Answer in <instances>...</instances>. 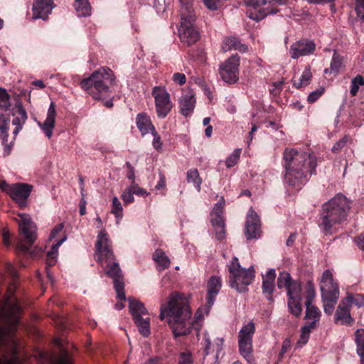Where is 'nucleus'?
I'll use <instances>...</instances> for the list:
<instances>
[{"label":"nucleus","mask_w":364,"mask_h":364,"mask_svg":"<svg viewBox=\"0 0 364 364\" xmlns=\"http://www.w3.org/2000/svg\"><path fill=\"white\" fill-rule=\"evenodd\" d=\"M285 168L284 181L290 186L299 188L308 180L316 169V156L294 149L286 148L283 153Z\"/></svg>","instance_id":"obj_1"},{"label":"nucleus","mask_w":364,"mask_h":364,"mask_svg":"<svg viewBox=\"0 0 364 364\" xmlns=\"http://www.w3.org/2000/svg\"><path fill=\"white\" fill-rule=\"evenodd\" d=\"M20 312L17 303L6 304L0 310V364H20L18 344L7 338V330L12 331L18 323Z\"/></svg>","instance_id":"obj_2"},{"label":"nucleus","mask_w":364,"mask_h":364,"mask_svg":"<svg viewBox=\"0 0 364 364\" xmlns=\"http://www.w3.org/2000/svg\"><path fill=\"white\" fill-rule=\"evenodd\" d=\"M169 317L168 323L175 337L185 336L191 332V311L188 299L183 294L173 292L168 298V306H161L159 318Z\"/></svg>","instance_id":"obj_3"},{"label":"nucleus","mask_w":364,"mask_h":364,"mask_svg":"<svg viewBox=\"0 0 364 364\" xmlns=\"http://www.w3.org/2000/svg\"><path fill=\"white\" fill-rule=\"evenodd\" d=\"M95 257L102 267L106 264L105 274L113 279L114 287L117 297L125 300L124 277L119 263L114 262L115 256L110 245V240L105 230H102L97 235L95 244Z\"/></svg>","instance_id":"obj_4"},{"label":"nucleus","mask_w":364,"mask_h":364,"mask_svg":"<svg viewBox=\"0 0 364 364\" xmlns=\"http://www.w3.org/2000/svg\"><path fill=\"white\" fill-rule=\"evenodd\" d=\"M350 208V201L343 194L338 193L323 204L320 210L318 226L325 234L331 232L333 227L347 219Z\"/></svg>","instance_id":"obj_5"},{"label":"nucleus","mask_w":364,"mask_h":364,"mask_svg":"<svg viewBox=\"0 0 364 364\" xmlns=\"http://www.w3.org/2000/svg\"><path fill=\"white\" fill-rule=\"evenodd\" d=\"M115 82L112 70L107 67H101L89 77L81 80L80 86L94 99L102 100L109 93V87Z\"/></svg>","instance_id":"obj_6"},{"label":"nucleus","mask_w":364,"mask_h":364,"mask_svg":"<svg viewBox=\"0 0 364 364\" xmlns=\"http://www.w3.org/2000/svg\"><path fill=\"white\" fill-rule=\"evenodd\" d=\"M229 283L231 288L239 293L248 291L247 287L255 278V269L252 266L248 269L241 267L238 258L234 257L229 265Z\"/></svg>","instance_id":"obj_7"},{"label":"nucleus","mask_w":364,"mask_h":364,"mask_svg":"<svg viewBox=\"0 0 364 364\" xmlns=\"http://www.w3.org/2000/svg\"><path fill=\"white\" fill-rule=\"evenodd\" d=\"M20 233L25 237V241L17 244V250L23 253H28L36 240V225L28 215H21L18 223Z\"/></svg>","instance_id":"obj_8"},{"label":"nucleus","mask_w":364,"mask_h":364,"mask_svg":"<svg viewBox=\"0 0 364 364\" xmlns=\"http://www.w3.org/2000/svg\"><path fill=\"white\" fill-rule=\"evenodd\" d=\"M255 331L252 321L244 325L238 334V346L241 355L250 363H254L252 352V336Z\"/></svg>","instance_id":"obj_9"},{"label":"nucleus","mask_w":364,"mask_h":364,"mask_svg":"<svg viewBox=\"0 0 364 364\" xmlns=\"http://www.w3.org/2000/svg\"><path fill=\"white\" fill-rule=\"evenodd\" d=\"M151 95L154 98L157 117L161 119L165 118L173 107L170 95L164 87L160 86H155Z\"/></svg>","instance_id":"obj_10"},{"label":"nucleus","mask_w":364,"mask_h":364,"mask_svg":"<svg viewBox=\"0 0 364 364\" xmlns=\"http://www.w3.org/2000/svg\"><path fill=\"white\" fill-rule=\"evenodd\" d=\"M240 58L233 55L227 59L220 68L221 78L228 83H234L238 80V67Z\"/></svg>","instance_id":"obj_11"},{"label":"nucleus","mask_w":364,"mask_h":364,"mask_svg":"<svg viewBox=\"0 0 364 364\" xmlns=\"http://www.w3.org/2000/svg\"><path fill=\"white\" fill-rule=\"evenodd\" d=\"M320 289L322 299H333L339 297V289L334 282L333 274L327 269L323 272L320 282Z\"/></svg>","instance_id":"obj_12"},{"label":"nucleus","mask_w":364,"mask_h":364,"mask_svg":"<svg viewBox=\"0 0 364 364\" xmlns=\"http://www.w3.org/2000/svg\"><path fill=\"white\" fill-rule=\"evenodd\" d=\"M195 22L181 21L178 28L181 41L188 46H192L198 42L200 38L198 30L194 26Z\"/></svg>","instance_id":"obj_13"},{"label":"nucleus","mask_w":364,"mask_h":364,"mask_svg":"<svg viewBox=\"0 0 364 364\" xmlns=\"http://www.w3.org/2000/svg\"><path fill=\"white\" fill-rule=\"evenodd\" d=\"M245 232L247 240L257 239L261 235L260 220L259 216L252 208L250 209L247 217Z\"/></svg>","instance_id":"obj_14"},{"label":"nucleus","mask_w":364,"mask_h":364,"mask_svg":"<svg viewBox=\"0 0 364 364\" xmlns=\"http://www.w3.org/2000/svg\"><path fill=\"white\" fill-rule=\"evenodd\" d=\"M316 49L315 43L308 39H302L294 43L289 48L290 56L297 59L301 56L312 54Z\"/></svg>","instance_id":"obj_15"},{"label":"nucleus","mask_w":364,"mask_h":364,"mask_svg":"<svg viewBox=\"0 0 364 364\" xmlns=\"http://www.w3.org/2000/svg\"><path fill=\"white\" fill-rule=\"evenodd\" d=\"M33 190V186L24 183H16L13 184L10 197L16 201L21 207H25L26 200Z\"/></svg>","instance_id":"obj_16"},{"label":"nucleus","mask_w":364,"mask_h":364,"mask_svg":"<svg viewBox=\"0 0 364 364\" xmlns=\"http://www.w3.org/2000/svg\"><path fill=\"white\" fill-rule=\"evenodd\" d=\"M222 287L221 278L217 276H212L207 283L206 305L207 313L214 304L217 295Z\"/></svg>","instance_id":"obj_17"},{"label":"nucleus","mask_w":364,"mask_h":364,"mask_svg":"<svg viewBox=\"0 0 364 364\" xmlns=\"http://www.w3.org/2000/svg\"><path fill=\"white\" fill-rule=\"evenodd\" d=\"M54 7L53 0H35L33 4V18L46 20Z\"/></svg>","instance_id":"obj_18"},{"label":"nucleus","mask_w":364,"mask_h":364,"mask_svg":"<svg viewBox=\"0 0 364 364\" xmlns=\"http://www.w3.org/2000/svg\"><path fill=\"white\" fill-rule=\"evenodd\" d=\"M55 105L53 102H51L47 112V117L46 120L43 123H38V126L42 129L48 139L52 136L53 130L55 127Z\"/></svg>","instance_id":"obj_19"},{"label":"nucleus","mask_w":364,"mask_h":364,"mask_svg":"<svg viewBox=\"0 0 364 364\" xmlns=\"http://www.w3.org/2000/svg\"><path fill=\"white\" fill-rule=\"evenodd\" d=\"M179 104L181 114L185 117L190 115L196 105V98L193 92L188 91L183 94L179 100Z\"/></svg>","instance_id":"obj_20"},{"label":"nucleus","mask_w":364,"mask_h":364,"mask_svg":"<svg viewBox=\"0 0 364 364\" xmlns=\"http://www.w3.org/2000/svg\"><path fill=\"white\" fill-rule=\"evenodd\" d=\"M8 122L5 117V116L2 114H0V139H1L2 145L4 146V156H7L10 154L11 151V149L13 146V141H11L10 144H7L8 139Z\"/></svg>","instance_id":"obj_21"},{"label":"nucleus","mask_w":364,"mask_h":364,"mask_svg":"<svg viewBox=\"0 0 364 364\" xmlns=\"http://www.w3.org/2000/svg\"><path fill=\"white\" fill-rule=\"evenodd\" d=\"M136 124L142 136L151 133L155 129L150 117L144 112L139 113L136 115Z\"/></svg>","instance_id":"obj_22"},{"label":"nucleus","mask_w":364,"mask_h":364,"mask_svg":"<svg viewBox=\"0 0 364 364\" xmlns=\"http://www.w3.org/2000/svg\"><path fill=\"white\" fill-rule=\"evenodd\" d=\"M350 306L347 304L346 299L342 301L335 314V319L337 322H340L341 324H350L351 323L352 318L350 314Z\"/></svg>","instance_id":"obj_23"},{"label":"nucleus","mask_w":364,"mask_h":364,"mask_svg":"<svg viewBox=\"0 0 364 364\" xmlns=\"http://www.w3.org/2000/svg\"><path fill=\"white\" fill-rule=\"evenodd\" d=\"M232 49L244 53L247 50V46L241 43L239 39L236 37H228L223 41L222 50L224 52H228Z\"/></svg>","instance_id":"obj_24"},{"label":"nucleus","mask_w":364,"mask_h":364,"mask_svg":"<svg viewBox=\"0 0 364 364\" xmlns=\"http://www.w3.org/2000/svg\"><path fill=\"white\" fill-rule=\"evenodd\" d=\"M181 1V21H196V16L192 4L188 0H180Z\"/></svg>","instance_id":"obj_25"},{"label":"nucleus","mask_w":364,"mask_h":364,"mask_svg":"<svg viewBox=\"0 0 364 364\" xmlns=\"http://www.w3.org/2000/svg\"><path fill=\"white\" fill-rule=\"evenodd\" d=\"M129 311L133 318L149 315L148 311L143 303L132 298H129Z\"/></svg>","instance_id":"obj_26"},{"label":"nucleus","mask_w":364,"mask_h":364,"mask_svg":"<svg viewBox=\"0 0 364 364\" xmlns=\"http://www.w3.org/2000/svg\"><path fill=\"white\" fill-rule=\"evenodd\" d=\"M134 323L139 333L144 337H147L150 334V318L146 316V317H136L134 318Z\"/></svg>","instance_id":"obj_27"},{"label":"nucleus","mask_w":364,"mask_h":364,"mask_svg":"<svg viewBox=\"0 0 364 364\" xmlns=\"http://www.w3.org/2000/svg\"><path fill=\"white\" fill-rule=\"evenodd\" d=\"M277 12L278 9L270 8V5H268L267 7L257 11H250L248 13V17L258 22L264 18L267 15L274 14Z\"/></svg>","instance_id":"obj_28"},{"label":"nucleus","mask_w":364,"mask_h":364,"mask_svg":"<svg viewBox=\"0 0 364 364\" xmlns=\"http://www.w3.org/2000/svg\"><path fill=\"white\" fill-rule=\"evenodd\" d=\"M301 297L288 298L289 312L295 317H299L302 312Z\"/></svg>","instance_id":"obj_29"},{"label":"nucleus","mask_w":364,"mask_h":364,"mask_svg":"<svg viewBox=\"0 0 364 364\" xmlns=\"http://www.w3.org/2000/svg\"><path fill=\"white\" fill-rule=\"evenodd\" d=\"M74 6L78 16H90L91 6L88 0H75Z\"/></svg>","instance_id":"obj_30"},{"label":"nucleus","mask_w":364,"mask_h":364,"mask_svg":"<svg viewBox=\"0 0 364 364\" xmlns=\"http://www.w3.org/2000/svg\"><path fill=\"white\" fill-rule=\"evenodd\" d=\"M186 181L189 183H193L198 192H200L202 179L197 168H191L187 171Z\"/></svg>","instance_id":"obj_31"},{"label":"nucleus","mask_w":364,"mask_h":364,"mask_svg":"<svg viewBox=\"0 0 364 364\" xmlns=\"http://www.w3.org/2000/svg\"><path fill=\"white\" fill-rule=\"evenodd\" d=\"M65 240V237L60 240L58 242L52 245L50 250L47 254L46 264L48 266L51 267L55 264L58 257V248Z\"/></svg>","instance_id":"obj_32"},{"label":"nucleus","mask_w":364,"mask_h":364,"mask_svg":"<svg viewBox=\"0 0 364 364\" xmlns=\"http://www.w3.org/2000/svg\"><path fill=\"white\" fill-rule=\"evenodd\" d=\"M306 306V314L305 318L312 320L311 322H314V328L316 327V323L319 321L321 316L320 310L311 304H305Z\"/></svg>","instance_id":"obj_33"},{"label":"nucleus","mask_w":364,"mask_h":364,"mask_svg":"<svg viewBox=\"0 0 364 364\" xmlns=\"http://www.w3.org/2000/svg\"><path fill=\"white\" fill-rule=\"evenodd\" d=\"M154 259L158 263L159 270H164L168 268L170 265V259L161 250H156L153 255Z\"/></svg>","instance_id":"obj_34"},{"label":"nucleus","mask_w":364,"mask_h":364,"mask_svg":"<svg viewBox=\"0 0 364 364\" xmlns=\"http://www.w3.org/2000/svg\"><path fill=\"white\" fill-rule=\"evenodd\" d=\"M357 353L360 357L361 364H364V329H358L355 332Z\"/></svg>","instance_id":"obj_35"},{"label":"nucleus","mask_w":364,"mask_h":364,"mask_svg":"<svg viewBox=\"0 0 364 364\" xmlns=\"http://www.w3.org/2000/svg\"><path fill=\"white\" fill-rule=\"evenodd\" d=\"M312 78L310 67H306L298 81L293 79V85L297 88L306 86L310 83Z\"/></svg>","instance_id":"obj_36"},{"label":"nucleus","mask_w":364,"mask_h":364,"mask_svg":"<svg viewBox=\"0 0 364 364\" xmlns=\"http://www.w3.org/2000/svg\"><path fill=\"white\" fill-rule=\"evenodd\" d=\"M314 328V322H310L309 324L305 325L301 329L300 338L297 341V345L302 346L305 345L309 338L310 333L312 329Z\"/></svg>","instance_id":"obj_37"},{"label":"nucleus","mask_w":364,"mask_h":364,"mask_svg":"<svg viewBox=\"0 0 364 364\" xmlns=\"http://www.w3.org/2000/svg\"><path fill=\"white\" fill-rule=\"evenodd\" d=\"M290 274L287 272H282L279 274L277 281V287L279 289H287L292 282Z\"/></svg>","instance_id":"obj_38"},{"label":"nucleus","mask_w":364,"mask_h":364,"mask_svg":"<svg viewBox=\"0 0 364 364\" xmlns=\"http://www.w3.org/2000/svg\"><path fill=\"white\" fill-rule=\"evenodd\" d=\"M286 289L288 298L301 297V287L299 282L293 280Z\"/></svg>","instance_id":"obj_39"},{"label":"nucleus","mask_w":364,"mask_h":364,"mask_svg":"<svg viewBox=\"0 0 364 364\" xmlns=\"http://www.w3.org/2000/svg\"><path fill=\"white\" fill-rule=\"evenodd\" d=\"M17 113L18 116L13 119L12 123L15 126L23 127L27 119L26 112L21 105H19L17 109Z\"/></svg>","instance_id":"obj_40"},{"label":"nucleus","mask_w":364,"mask_h":364,"mask_svg":"<svg viewBox=\"0 0 364 364\" xmlns=\"http://www.w3.org/2000/svg\"><path fill=\"white\" fill-rule=\"evenodd\" d=\"M10 96L7 91L0 87V111L6 110L10 106Z\"/></svg>","instance_id":"obj_41"},{"label":"nucleus","mask_w":364,"mask_h":364,"mask_svg":"<svg viewBox=\"0 0 364 364\" xmlns=\"http://www.w3.org/2000/svg\"><path fill=\"white\" fill-rule=\"evenodd\" d=\"M52 364H71L68 353L62 350L60 354L52 358Z\"/></svg>","instance_id":"obj_42"},{"label":"nucleus","mask_w":364,"mask_h":364,"mask_svg":"<svg viewBox=\"0 0 364 364\" xmlns=\"http://www.w3.org/2000/svg\"><path fill=\"white\" fill-rule=\"evenodd\" d=\"M241 149H237L227 158L225 164L228 168H231L237 163L241 154Z\"/></svg>","instance_id":"obj_43"},{"label":"nucleus","mask_w":364,"mask_h":364,"mask_svg":"<svg viewBox=\"0 0 364 364\" xmlns=\"http://www.w3.org/2000/svg\"><path fill=\"white\" fill-rule=\"evenodd\" d=\"M346 301L348 305L354 304L358 307L364 306V294H356L354 296H347Z\"/></svg>","instance_id":"obj_44"},{"label":"nucleus","mask_w":364,"mask_h":364,"mask_svg":"<svg viewBox=\"0 0 364 364\" xmlns=\"http://www.w3.org/2000/svg\"><path fill=\"white\" fill-rule=\"evenodd\" d=\"M306 299L305 304H311L316 295L314 285L311 281L307 282Z\"/></svg>","instance_id":"obj_45"},{"label":"nucleus","mask_w":364,"mask_h":364,"mask_svg":"<svg viewBox=\"0 0 364 364\" xmlns=\"http://www.w3.org/2000/svg\"><path fill=\"white\" fill-rule=\"evenodd\" d=\"M342 65L341 58L338 55H337L336 53H334L331 62V67H330V71L333 72L334 73H337Z\"/></svg>","instance_id":"obj_46"},{"label":"nucleus","mask_w":364,"mask_h":364,"mask_svg":"<svg viewBox=\"0 0 364 364\" xmlns=\"http://www.w3.org/2000/svg\"><path fill=\"white\" fill-rule=\"evenodd\" d=\"M338 298H336L335 300L333 299H322L323 302V310L324 312L327 314H331L335 304L337 303Z\"/></svg>","instance_id":"obj_47"},{"label":"nucleus","mask_w":364,"mask_h":364,"mask_svg":"<svg viewBox=\"0 0 364 364\" xmlns=\"http://www.w3.org/2000/svg\"><path fill=\"white\" fill-rule=\"evenodd\" d=\"M349 140L350 136L348 135H345L333 146L331 149L332 152L334 154L338 153L347 144Z\"/></svg>","instance_id":"obj_48"},{"label":"nucleus","mask_w":364,"mask_h":364,"mask_svg":"<svg viewBox=\"0 0 364 364\" xmlns=\"http://www.w3.org/2000/svg\"><path fill=\"white\" fill-rule=\"evenodd\" d=\"M274 290V282L262 281V291L264 294H269L268 299L272 301V294Z\"/></svg>","instance_id":"obj_49"},{"label":"nucleus","mask_w":364,"mask_h":364,"mask_svg":"<svg viewBox=\"0 0 364 364\" xmlns=\"http://www.w3.org/2000/svg\"><path fill=\"white\" fill-rule=\"evenodd\" d=\"M151 134H152V136L154 137L153 141H152V146H154V148L156 150L161 151L163 142L161 141V136L157 133L156 129H154V131H152L151 132Z\"/></svg>","instance_id":"obj_50"},{"label":"nucleus","mask_w":364,"mask_h":364,"mask_svg":"<svg viewBox=\"0 0 364 364\" xmlns=\"http://www.w3.org/2000/svg\"><path fill=\"white\" fill-rule=\"evenodd\" d=\"M112 213L115 215L116 217H119L122 212V206L121 202L117 197H114L112 199Z\"/></svg>","instance_id":"obj_51"},{"label":"nucleus","mask_w":364,"mask_h":364,"mask_svg":"<svg viewBox=\"0 0 364 364\" xmlns=\"http://www.w3.org/2000/svg\"><path fill=\"white\" fill-rule=\"evenodd\" d=\"M122 199L124 204L133 203L134 200V193L130 187L127 188L122 194Z\"/></svg>","instance_id":"obj_52"},{"label":"nucleus","mask_w":364,"mask_h":364,"mask_svg":"<svg viewBox=\"0 0 364 364\" xmlns=\"http://www.w3.org/2000/svg\"><path fill=\"white\" fill-rule=\"evenodd\" d=\"M203 345H204V349L203 350V357H205L210 353V349H211V341H210V338L208 333L205 332L203 334Z\"/></svg>","instance_id":"obj_53"},{"label":"nucleus","mask_w":364,"mask_h":364,"mask_svg":"<svg viewBox=\"0 0 364 364\" xmlns=\"http://www.w3.org/2000/svg\"><path fill=\"white\" fill-rule=\"evenodd\" d=\"M355 3V11L358 18L364 21V0H353Z\"/></svg>","instance_id":"obj_54"},{"label":"nucleus","mask_w":364,"mask_h":364,"mask_svg":"<svg viewBox=\"0 0 364 364\" xmlns=\"http://www.w3.org/2000/svg\"><path fill=\"white\" fill-rule=\"evenodd\" d=\"M323 92L324 89L323 87H320L317 90L311 92L308 96V102L309 103H314L323 95Z\"/></svg>","instance_id":"obj_55"},{"label":"nucleus","mask_w":364,"mask_h":364,"mask_svg":"<svg viewBox=\"0 0 364 364\" xmlns=\"http://www.w3.org/2000/svg\"><path fill=\"white\" fill-rule=\"evenodd\" d=\"M224 205L225 200L223 198H222L218 203H215L211 212V215H223Z\"/></svg>","instance_id":"obj_56"},{"label":"nucleus","mask_w":364,"mask_h":364,"mask_svg":"<svg viewBox=\"0 0 364 364\" xmlns=\"http://www.w3.org/2000/svg\"><path fill=\"white\" fill-rule=\"evenodd\" d=\"M132 191L134 194L137 196H146L148 193L146 190L140 188L138 184H136L134 181H132V184L129 186Z\"/></svg>","instance_id":"obj_57"},{"label":"nucleus","mask_w":364,"mask_h":364,"mask_svg":"<svg viewBox=\"0 0 364 364\" xmlns=\"http://www.w3.org/2000/svg\"><path fill=\"white\" fill-rule=\"evenodd\" d=\"M244 3L247 6L253 7L254 9H257L262 5H266L267 3V0H244Z\"/></svg>","instance_id":"obj_58"},{"label":"nucleus","mask_w":364,"mask_h":364,"mask_svg":"<svg viewBox=\"0 0 364 364\" xmlns=\"http://www.w3.org/2000/svg\"><path fill=\"white\" fill-rule=\"evenodd\" d=\"M211 216V223L213 227L219 225H225L224 218L223 215H210Z\"/></svg>","instance_id":"obj_59"},{"label":"nucleus","mask_w":364,"mask_h":364,"mask_svg":"<svg viewBox=\"0 0 364 364\" xmlns=\"http://www.w3.org/2000/svg\"><path fill=\"white\" fill-rule=\"evenodd\" d=\"M213 228L215 231V237L217 240H223L225 237V225H219Z\"/></svg>","instance_id":"obj_60"},{"label":"nucleus","mask_w":364,"mask_h":364,"mask_svg":"<svg viewBox=\"0 0 364 364\" xmlns=\"http://www.w3.org/2000/svg\"><path fill=\"white\" fill-rule=\"evenodd\" d=\"M173 80L175 82L178 83L180 85H182L186 83V77L183 73H176L173 75Z\"/></svg>","instance_id":"obj_61"},{"label":"nucleus","mask_w":364,"mask_h":364,"mask_svg":"<svg viewBox=\"0 0 364 364\" xmlns=\"http://www.w3.org/2000/svg\"><path fill=\"white\" fill-rule=\"evenodd\" d=\"M220 0H203L205 6L212 11L218 9V5Z\"/></svg>","instance_id":"obj_62"},{"label":"nucleus","mask_w":364,"mask_h":364,"mask_svg":"<svg viewBox=\"0 0 364 364\" xmlns=\"http://www.w3.org/2000/svg\"><path fill=\"white\" fill-rule=\"evenodd\" d=\"M13 184H9L5 181H0V189L10 196Z\"/></svg>","instance_id":"obj_63"},{"label":"nucleus","mask_w":364,"mask_h":364,"mask_svg":"<svg viewBox=\"0 0 364 364\" xmlns=\"http://www.w3.org/2000/svg\"><path fill=\"white\" fill-rule=\"evenodd\" d=\"M354 241L360 249L364 250V232L355 237Z\"/></svg>","instance_id":"obj_64"}]
</instances>
